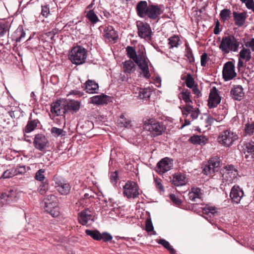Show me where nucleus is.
<instances>
[{
  "label": "nucleus",
  "instance_id": "4c0bfd02",
  "mask_svg": "<svg viewBox=\"0 0 254 254\" xmlns=\"http://www.w3.org/2000/svg\"><path fill=\"white\" fill-rule=\"evenodd\" d=\"M240 59L245 60V61L248 62L251 59V52L250 50L245 48H243L239 53Z\"/></svg>",
  "mask_w": 254,
  "mask_h": 254
},
{
  "label": "nucleus",
  "instance_id": "1a4fd4ad",
  "mask_svg": "<svg viewBox=\"0 0 254 254\" xmlns=\"http://www.w3.org/2000/svg\"><path fill=\"white\" fill-rule=\"evenodd\" d=\"M198 204L193 203L189 205V208L194 212L200 214L202 213L204 215L203 217L208 220V217L211 219L212 217H214L216 214H217L216 208L215 206H211L208 204H206L204 207L197 208Z\"/></svg>",
  "mask_w": 254,
  "mask_h": 254
},
{
  "label": "nucleus",
  "instance_id": "cd10ccee",
  "mask_svg": "<svg viewBox=\"0 0 254 254\" xmlns=\"http://www.w3.org/2000/svg\"><path fill=\"white\" fill-rule=\"evenodd\" d=\"M168 40L169 49H172L174 48H178L182 43L178 35H174L171 36Z\"/></svg>",
  "mask_w": 254,
  "mask_h": 254
},
{
  "label": "nucleus",
  "instance_id": "6e6d98bb",
  "mask_svg": "<svg viewBox=\"0 0 254 254\" xmlns=\"http://www.w3.org/2000/svg\"><path fill=\"white\" fill-rule=\"evenodd\" d=\"M154 181L155 185V187L157 190H159L161 191H164V187L162 184V180L157 177H155L154 176Z\"/></svg>",
  "mask_w": 254,
  "mask_h": 254
},
{
  "label": "nucleus",
  "instance_id": "69168bd1",
  "mask_svg": "<svg viewBox=\"0 0 254 254\" xmlns=\"http://www.w3.org/2000/svg\"><path fill=\"white\" fill-rule=\"evenodd\" d=\"M154 230L152 223L150 219H147L145 224V230L147 232H151Z\"/></svg>",
  "mask_w": 254,
  "mask_h": 254
},
{
  "label": "nucleus",
  "instance_id": "f257e3e1",
  "mask_svg": "<svg viewBox=\"0 0 254 254\" xmlns=\"http://www.w3.org/2000/svg\"><path fill=\"white\" fill-rule=\"evenodd\" d=\"M163 5L154 4L145 0H140L136 4L135 10L137 15L145 20L158 22L160 15L163 13Z\"/></svg>",
  "mask_w": 254,
  "mask_h": 254
},
{
  "label": "nucleus",
  "instance_id": "f03ea898",
  "mask_svg": "<svg viewBox=\"0 0 254 254\" xmlns=\"http://www.w3.org/2000/svg\"><path fill=\"white\" fill-rule=\"evenodd\" d=\"M126 52L129 60H132L138 65L141 71L140 73L146 79H149L151 76L149 66L152 68H154V67L148 59L144 55L143 52H142L141 54L138 56L135 47L130 46L126 47Z\"/></svg>",
  "mask_w": 254,
  "mask_h": 254
},
{
  "label": "nucleus",
  "instance_id": "c9c22d12",
  "mask_svg": "<svg viewBox=\"0 0 254 254\" xmlns=\"http://www.w3.org/2000/svg\"><path fill=\"white\" fill-rule=\"evenodd\" d=\"M201 195V190L199 188H192L191 191L188 194L190 199L192 201H194L196 198H200Z\"/></svg>",
  "mask_w": 254,
  "mask_h": 254
},
{
  "label": "nucleus",
  "instance_id": "a878e982",
  "mask_svg": "<svg viewBox=\"0 0 254 254\" xmlns=\"http://www.w3.org/2000/svg\"><path fill=\"white\" fill-rule=\"evenodd\" d=\"M31 116L32 114H31L27 124L23 130L24 132L27 133H30L33 131L37 127L38 124H40V122L38 119L33 120L31 118Z\"/></svg>",
  "mask_w": 254,
  "mask_h": 254
},
{
  "label": "nucleus",
  "instance_id": "393cba45",
  "mask_svg": "<svg viewBox=\"0 0 254 254\" xmlns=\"http://www.w3.org/2000/svg\"><path fill=\"white\" fill-rule=\"evenodd\" d=\"M135 63L131 60H126L122 63L123 71L127 74H130L136 70Z\"/></svg>",
  "mask_w": 254,
  "mask_h": 254
},
{
  "label": "nucleus",
  "instance_id": "ea45409f",
  "mask_svg": "<svg viewBox=\"0 0 254 254\" xmlns=\"http://www.w3.org/2000/svg\"><path fill=\"white\" fill-rule=\"evenodd\" d=\"M49 189V184L48 180L40 182V184L38 188V191L41 195L45 194Z\"/></svg>",
  "mask_w": 254,
  "mask_h": 254
},
{
  "label": "nucleus",
  "instance_id": "a18cd8bd",
  "mask_svg": "<svg viewBox=\"0 0 254 254\" xmlns=\"http://www.w3.org/2000/svg\"><path fill=\"white\" fill-rule=\"evenodd\" d=\"M220 164V159L218 157H212L208 161V164L215 169L216 172L218 171Z\"/></svg>",
  "mask_w": 254,
  "mask_h": 254
},
{
  "label": "nucleus",
  "instance_id": "2f4dec72",
  "mask_svg": "<svg viewBox=\"0 0 254 254\" xmlns=\"http://www.w3.org/2000/svg\"><path fill=\"white\" fill-rule=\"evenodd\" d=\"M90 212L88 209H85L78 214V220L82 225H88V216H90L88 213Z\"/></svg>",
  "mask_w": 254,
  "mask_h": 254
},
{
  "label": "nucleus",
  "instance_id": "c756f323",
  "mask_svg": "<svg viewBox=\"0 0 254 254\" xmlns=\"http://www.w3.org/2000/svg\"><path fill=\"white\" fill-rule=\"evenodd\" d=\"M0 198L9 203L15 200L16 195L15 192L10 190L1 194Z\"/></svg>",
  "mask_w": 254,
  "mask_h": 254
},
{
  "label": "nucleus",
  "instance_id": "052dcab7",
  "mask_svg": "<svg viewBox=\"0 0 254 254\" xmlns=\"http://www.w3.org/2000/svg\"><path fill=\"white\" fill-rule=\"evenodd\" d=\"M210 60L208 57L207 54L203 53L200 56V64L202 67H205L207 65V63Z\"/></svg>",
  "mask_w": 254,
  "mask_h": 254
},
{
  "label": "nucleus",
  "instance_id": "e2e57ef3",
  "mask_svg": "<svg viewBox=\"0 0 254 254\" xmlns=\"http://www.w3.org/2000/svg\"><path fill=\"white\" fill-rule=\"evenodd\" d=\"M42 10H41V14L44 17H47L50 14V7L49 5L45 4L44 5H42L41 6Z\"/></svg>",
  "mask_w": 254,
  "mask_h": 254
},
{
  "label": "nucleus",
  "instance_id": "4be33fe9",
  "mask_svg": "<svg viewBox=\"0 0 254 254\" xmlns=\"http://www.w3.org/2000/svg\"><path fill=\"white\" fill-rule=\"evenodd\" d=\"M65 100H59L56 102H54L51 105V111L52 113H55L57 116H62L64 115V112H62V110H64L63 107L64 104Z\"/></svg>",
  "mask_w": 254,
  "mask_h": 254
},
{
  "label": "nucleus",
  "instance_id": "6e6552de",
  "mask_svg": "<svg viewBox=\"0 0 254 254\" xmlns=\"http://www.w3.org/2000/svg\"><path fill=\"white\" fill-rule=\"evenodd\" d=\"M238 139V136L236 133L230 129H226L219 134L217 140L220 144L223 146L229 147Z\"/></svg>",
  "mask_w": 254,
  "mask_h": 254
},
{
  "label": "nucleus",
  "instance_id": "20e7f679",
  "mask_svg": "<svg viewBox=\"0 0 254 254\" xmlns=\"http://www.w3.org/2000/svg\"><path fill=\"white\" fill-rule=\"evenodd\" d=\"M143 127L153 137L162 135L166 129L163 122H158L154 119H149L144 121Z\"/></svg>",
  "mask_w": 254,
  "mask_h": 254
},
{
  "label": "nucleus",
  "instance_id": "7c9ffc66",
  "mask_svg": "<svg viewBox=\"0 0 254 254\" xmlns=\"http://www.w3.org/2000/svg\"><path fill=\"white\" fill-rule=\"evenodd\" d=\"M113 239L112 236L109 233L104 232L100 233L96 230V241H102L104 242L111 241Z\"/></svg>",
  "mask_w": 254,
  "mask_h": 254
},
{
  "label": "nucleus",
  "instance_id": "3c124183",
  "mask_svg": "<svg viewBox=\"0 0 254 254\" xmlns=\"http://www.w3.org/2000/svg\"><path fill=\"white\" fill-rule=\"evenodd\" d=\"M45 170L44 169H40L37 171V172L35 174V179L39 181L40 182L45 181V180H47L46 179L44 173H45Z\"/></svg>",
  "mask_w": 254,
  "mask_h": 254
},
{
  "label": "nucleus",
  "instance_id": "774afa93",
  "mask_svg": "<svg viewBox=\"0 0 254 254\" xmlns=\"http://www.w3.org/2000/svg\"><path fill=\"white\" fill-rule=\"evenodd\" d=\"M199 112L200 111L198 108H194V109H192V110L190 111V117L192 120H194L198 117Z\"/></svg>",
  "mask_w": 254,
  "mask_h": 254
},
{
  "label": "nucleus",
  "instance_id": "dca6fc26",
  "mask_svg": "<svg viewBox=\"0 0 254 254\" xmlns=\"http://www.w3.org/2000/svg\"><path fill=\"white\" fill-rule=\"evenodd\" d=\"M26 46L28 49L40 51L41 46L40 45V37L35 33H34L26 40Z\"/></svg>",
  "mask_w": 254,
  "mask_h": 254
},
{
  "label": "nucleus",
  "instance_id": "58836bf2",
  "mask_svg": "<svg viewBox=\"0 0 254 254\" xmlns=\"http://www.w3.org/2000/svg\"><path fill=\"white\" fill-rule=\"evenodd\" d=\"M118 126L121 127H128L130 126L131 122L125 117L124 113H122L118 120Z\"/></svg>",
  "mask_w": 254,
  "mask_h": 254
},
{
  "label": "nucleus",
  "instance_id": "c85d7f7f",
  "mask_svg": "<svg viewBox=\"0 0 254 254\" xmlns=\"http://www.w3.org/2000/svg\"><path fill=\"white\" fill-rule=\"evenodd\" d=\"M95 81L94 80L88 79L84 84L83 86V90L88 94H94L95 93Z\"/></svg>",
  "mask_w": 254,
  "mask_h": 254
},
{
  "label": "nucleus",
  "instance_id": "37998d69",
  "mask_svg": "<svg viewBox=\"0 0 254 254\" xmlns=\"http://www.w3.org/2000/svg\"><path fill=\"white\" fill-rule=\"evenodd\" d=\"M113 96H96V105H107L112 102Z\"/></svg>",
  "mask_w": 254,
  "mask_h": 254
},
{
  "label": "nucleus",
  "instance_id": "2eb2a0df",
  "mask_svg": "<svg viewBox=\"0 0 254 254\" xmlns=\"http://www.w3.org/2000/svg\"><path fill=\"white\" fill-rule=\"evenodd\" d=\"M171 184L176 187L183 186L188 183L186 175L181 172H177L173 175V178H169Z\"/></svg>",
  "mask_w": 254,
  "mask_h": 254
},
{
  "label": "nucleus",
  "instance_id": "c03bdc74",
  "mask_svg": "<svg viewBox=\"0 0 254 254\" xmlns=\"http://www.w3.org/2000/svg\"><path fill=\"white\" fill-rule=\"evenodd\" d=\"M231 15V11L230 9L224 8L221 10L219 16L221 21L225 22L230 17Z\"/></svg>",
  "mask_w": 254,
  "mask_h": 254
},
{
  "label": "nucleus",
  "instance_id": "a19ab883",
  "mask_svg": "<svg viewBox=\"0 0 254 254\" xmlns=\"http://www.w3.org/2000/svg\"><path fill=\"white\" fill-rule=\"evenodd\" d=\"M44 209L53 217H56L60 214L59 208L58 205L47 207Z\"/></svg>",
  "mask_w": 254,
  "mask_h": 254
},
{
  "label": "nucleus",
  "instance_id": "f8f14e48",
  "mask_svg": "<svg viewBox=\"0 0 254 254\" xmlns=\"http://www.w3.org/2000/svg\"><path fill=\"white\" fill-rule=\"evenodd\" d=\"M222 75L225 81L232 80L237 76L235 70V65L231 61L226 62L223 67Z\"/></svg>",
  "mask_w": 254,
  "mask_h": 254
},
{
  "label": "nucleus",
  "instance_id": "8fccbe9b",
  "mask_svg": "<svg viewBox=\"0 0 254 254\" xmlns=\"http://www.w3.org/2000/svg\"><path fill=\"white\" fill-rule=\"evenodd\" d=\"M110 180L111 183L113 185H116L118 181L119 180V177L118 176V170H115L113 172H111L110 175Z\"/></svg>",
  "mask_w": 254,
  "mask_h": 254
},
{
  "label": "nucleus",
  "instance_id": "9b49d317",
  "mask_svg": "<svg viewBox=\"0 0 254 254\" xmlns=\"http://www.w3.org/2000/svg\"><path fill=\"white\" fill-rule=\"evenodd\" d=\"M33 145L36 149L43 152L49 147V141L44 134L38 133L34 138Z\"/></svg>",
  "mask_w": 254,
  "mask_h": 254
},
{
  "label": "nucleus",
  "instance_id": "423d86ee",
  "mask_svg": "<svg viewBox=\"0 0 254 254\" xmlns=\"http://www.w3.org/2000/svg\"><path fill=\"white\" fill-rule=\"evenodd\" d=\"M55 183V188L62 195H67L70 192L71 187L65 178L56 175L53 179Z\"/></svg>",
  "mask_w": 254,
  "mask_h": 254
},
{
  "label": "nucleus",
  "instance_id": "4d7b16f0",
  "mask_svg": "<svg viewBox=\"0 0 254 254\" xmlns=\"http://www.w3.org/2000/svg\"><path fill=\"white\" fill-rule=\"evenodd\" d=\"M170 199L172 201L174 204L177 206H179L182 203L181 199L178 196H177L175 194L171 193L169 195Z\"/></svg>",
  "mask_w": 254,
  "mask_h": 254
},
{
  "label": "nucleus",
  "instance_id": "ddd939ff",
  "mask_svg": "<svg viewBox=\"0 0 254 254\" xmlns=\"http://www.w3.org/2000/svg\"><path fill=\"white\" fill-rule=\"evenodd\" d=\"M98 29L106 39H108L110 41L116 42L118 39V34L112 26H100Z\"/></svg>",
  "mask_w": 254,
  "mask_h": 254
},
{
  "label": "nucleus",
  "instance_id": "338daca9",
  "mask_svg": "<svg viewBox=\"0 0 254 254\" xmlns=\"http://www.w3.org/2000/svg\"><path fill=\"white\" fill-rule=\"evenodd\" d=\"M106 122H107L106 116L98 115L96 117V125H102Z\"/></svg>",
  "mask_w": 254,
  "mask_h": 254
},
{
  "label": "nucleus",
  "instance_id": "49530a36",
  "mask_svg": "<svg viewBox=\"0 0 254 254\" xmlns=\"http://www.w3.org/2000/svg\"><path fill=\"white\" fill-rule=\"evenodd\" d=\"M244 131L246 135L252 136L254 133V122L246 124Z\"/></svg>",
  "mask_w": 254,
  "mask_h": 254
},
{
  "label": "nucleus",
  "instance_id": "9d476101",
  "mask_svg": "<svg viewBox=\"0 0 254 254\" xmlns=\"http://www.w3.org/2000/svg\"><path fill=\"white\" fill-rule=\"evenodd\" d=\"M173 159L165 157L159 161L155 168V171L159 175H162L172 169L173 167Z\"/></svg>",
  "mask_w": 254,
  "mask_h": 254
},
{
  "label": "nucleus",
  "instance_id": "5fc2aeb1",
  "mask_svg": "<svg viewBox=\"0 0 254 254\" xmlns=\"http://www.w3.org/2000/svg\"><path fill=\"white\" fill-rule=\"evenodd\" d=\"M238 172V170H236L232 172H227L226 174V177L227 178V181L230 183H232L234 179L237 178Z\"/></svg>",
  "mask_w": 254,
  "mask_h": 254
},
{
  "label": "nucleus",
  "instance_id": "72a5a7b5",
  "mask_svg": "<svg viewBox=\"0 0 254 254\" xmlns=\"http://www.w3.org/2000/svg\"><path fill=\"white\" fill-rule=\"evenodd\" d=\"M207 106L209 109L215 108L220 103L221 96H208Z\"/></svg>",
  "mask_w": 254,
  "mask_h": 254
},
{
  "label": "nucleus",
  "instance_id": "0e129e2a",
  "mask_svg": "<svg viewBox=\"0 0 254 254\" xmlns=\"http://www.w3.org/2000/svg\"><path fill=\"white\" fill-rule=\"evenodd\" d=\"M15 176L14 169L13 170H7L4 171L2 175V178L4 179L10 178Z\"/></svg>",
  "mask_w": 254,
  "mask_h": 254
},
{
  "label": "nucleus",
  "instance_id": "13d9d810",
  "mask_svg": "<svg viewBox=\"0 0 254 254\" xmlns=\"http://www.w3.org/2000/svg\"><path fill=\"white\" fill-rule=\"evenodd\" d=\"M14 171L16 176L25 174L26 172V170L25 166L17 165L16 168L14 169Z\"/></svg>",
  "mask_w": 254,
  "mask_h": 254
},
{
  "label": "nucleus",
  "instance_id": "6ab92c4d",
  "mask_svg": "<svg viewBox=\"0 0 254 254\" xmlns=\"http://www.w3.org/2000/svg\"><path fill=\"white\" fill-rule=\"evenodd\" d=\"M179 98L181 100H183L186 103V105L183 106L181 109L183 117L185 118H187L190 114V111L194 109L192 105L193 103L190 99L191 96H178Z\"/></svg>",
  "mask_w": 254,
  "mask_h": 254
},
{
  "label": "nucleus",
  "instance_id": "f3484780",
  "mask_svg": "<svg viewBox=\"0 0 254 254\" xmlns=\"http://www.w3.org/2000/svg\"><path fill=\"white\" fill-rule=\"evenodd\" d=\"M243 189L237 185H234L231 189L230 193V197L233 203L238 204L240 203L244 195Z\"/></svg>",
  "mask_w": 254,
  "mask_h": 254
},
{
  "label": "nucleus",
  "instance_id": "09e8293b",
  "mask_svg": "<svg viewBox=\"0 0 254 254\" xmlns=\"http://www.w3.org/2000/svg\"><path fill=\"white\" fill-rule=\"evenodd\" d=\"M72 112L76 113L80 109V103L74 100L68 101Z\"/></svg>",
  "mask_w": 254,
  "mask_h": 254
},
{
  "label": "nucleus",
  "instance_id": "680f3d73",
  "mask_svg": "<svg viewBox=\"0 0 254 254\" xmlns=\"http://www.w3.org/2000/svg\"><path fill=\"white\" fill-rule=\"evenodd\" d=\"M215 172H216L215 169H213V168L210 166L209 164L206 165L202 170V173L204 175H206L214 174Z\"/></svg>",
  "mask_w": 254,
  "mask_h": 254
},
{
  "label": "nucleus",
  "instance_id": "de8ad7c7",
  "mask_svg": "<svg viewBox=\"0 0 254 254\" xmlns=\"http://www.w3.org/2000/svg\"><path fill=\"white\" fill-rule=\"evenodd\" d=\"M86 14L85 15L88 22H90L94 26L95 24V12L94 9H89L88 11H86Z\"/></svg>",
  "mask_w": 254,
  "mask_h": 254
},
{
  "label": "nucleus",
  "instance_id": "a211bd4d",
  "mask_svg": "<svg viewBox=\"0 0 254 254\" xmlns=\"http://www.w3.org/2000/svg\"><path fill=\"white\" fill-rule=\"evenodd\" d=\"M138 35L141 38H148L151 37V30L150 25L143 22L137 24Z\"/></svg>",
  "mask_w": 254,
  "mask_h": 254
},
{
  "label": "nucleus",
  "instance_id": "b1692460",
  "mask_svg": "<svg viewBox=\"0 0 254 254\" xmlns=\"http://www.w3.org/2000/svg\"><path fill=\"white\" fill-rule=\"evenodd\" d=\"M189 141L194 145H205L208 141V138L203 135H193L189 139Z\"/></svg>",
  "mask_w": 254,
  "mask_h": 254
},
{
  "label": "nucleus",
  "instance_id": "aec40b11",
  "mask_svg": "<svg viewBox=\"0 0 254 254\" xmlns=\"http://www.w3.org/2000/svg\"><path fill=\"white\" fill-rule=\"evenodd\" d=\"M232 14L235 24L239 27H242L246 22L247 12L244 11L239 13L234 11Z\"/></svg>",
  "mask_w": 254,
  "mask_h": 254
},
{
  "label": "nucleus",
  "instance_id": "39448f33",
  "mask_svg": "<svg viewBox=\"0 0 254 254\" xmlns=\"http://www.w3.org/2000/svg\"><path fill=\"white\" fill-rule=\"evenodd\" d=\"M87 50L81 46L72 48L69 53L68 58L71 62L76 65H80L85 62Z\"/></svg>",
  "mask_w": 254,
  "mask_h": 254
},
{
  "label": "nucleus",
  "instance_id": "bb28decb",
  "mask_svg": "<svg viewBox=\"0 0 254 254\" xmlns=\"http://www.w3.org/2000/svg\"><path fill=\"white\" fill-rule=\"evenodd\" d=\"M45 203L44 208L52 206L58 205V200L57 197L52 194L46 195L44 199Z\"/></svg>",
  "mask_w": 254,
  "mask_h": 254
},
{
  "label": "nucleus",
  "instance_id": "4468645a",
  "mask_svg": "<svg viewBox=\"0 0 254 254\" xmlns=\"http://www.w3.org/2000/svg\"><path fill=\"white\" fill-rule=\"evenodd\" d=\"M243 152L247 161L254 162V141L244 142Z\"/></svg>",
  "mask_w": 254,
  "mask_h": 254
},
{
  "label": "nucleus",
  "instance_id": "7ed1b4c3",
  "mask_svg": "<svg viewBox=\"0 0 254 254\" xmlns=\"http://www.w3.org/2000/svg\"><path fill=\"white\" fill-rule=\"evenodd\" d=\"M240 45L239 39L233 35H229L222 37L219 48L224 54H228L230 52H237Z\"/></svg>",
  "mask_w": 254,
  "mask_h": 254
},
{
  "label": "nucleus",
  "instance_id": "412c9836",
  "mask_svg": "<svg viewBox=\"0 0 254 254\" xmlns=\"http://www.w3.org/2000/svg\"><path fill=\"white\" fill-rule=\"evenodd\" d=\"M96 189L98 190V191H96V209L99 208L101 210L107 206V199L97 186H96Z\"/></svg>",
  "mask_w": 254,
  "mask_h": 254
},
{
  "label": "nucleus",
  "instance_id": "5701e85b",
  "mask_svg": "<svg viewBox=\"0 0 254 254\" xmlns=\"http://www.w3.org/2000/svg\"><path fill=\"white\" fill-rule=\"evenodd\" d=\"M26 33L23 26L21 25L18 26L11 35V39L16 42H20L25 38Z\"/></svg>",
  "mask_w": 254,
  "mask_h": 254
},
{
  "label": "nucleus",
  "instance_id": "473e14b6",
  "mask_svg": "<svg viewBox=\"0 0 254 254\" xmlns=\"http://www.w3.org/2000/svg\"><path fill=\"white\" fill-rule=\"evenodd\" d=\"M10 25L8 21H0V38L4 37L7 33L9 34Z\"/></svg>",
  "mask_w": 254,
  "mask_h": 254
},
{
  "label": "nucleus",
  "instance_id": "79ce46f5",
  "mask_svg": "<svg viewBox=\"0 0 254 254\" xmlns=\"http://www.w3.org/2000/svg\"><path fill=\"white\" fill-rule=\"evenodd\" d=\"M182 79L185 80L186 86L189 88L191 89L193 85H195L194 78L190 73H188L186 76L182 78Z\"/></svg>",
  "mask_w": 254,
  "mask_h": 254
},
{
  "label": "nucleus",
  "instance_id": "0eeeda50",
  "mask_svg": "<svg viewBox=\"0 0 254 254\" xmlns=\"http://www.w3.org/2000/svg\"><path fill=\"white\" fill-rule=\"evenodd\" d=\"M139 187L137 183L128 180L123 186V194L128 199L136 198L139 195Z\"/></svg>",
  "mask_w": 254,
  "mask_h": 254
},
{
  "label": "nucleus",
  "instance_id": "bf43d9fd",
  "mask_svg": "<svg viewBox=\"0 0 254 254\" xmlns=\"http://www.w3.org/2000/svg\"><path fill=\"white\" fill-rule=\"evenodd\" d=\"M204 115L207 116V118L204 120V126L205 127H208V126H211L212 125L214 121H216L215 119H214L210 115H208L207 114H204Z\"/></svg>",
  "mask_w": 254,
  "mask_h": 254
},
{
  "label": "nucleus",
  "instance_id": "864d4df0",
  "mask_svg": "<svg viewBox=\"0 0 254 254\" xmlns=\"http://www.w3.org/2000/svg\"><path fill=\"white\" fill-rule=\"evenodd\" d=\"M51 132L55 137L64 135V131L63 129L56 127H52L51 129Z\"/></svg>",
  "mask_w": 254,
  "mask_h": 254
},
{
  "label": "nucleus",
  "instance_id": "f704fd0d",
  "mask_svg": "<svg viewBox=\"0 0 254 254\" xmlns=\"http://www.w3.org/2000/svg\"><path fill=\"white\" fill-rule=\"evenodd\" d=\"M185 46L186 49L185 56L187 58V59L190 64H193L194 63L195 59L192 53V51L188 43H186Z\"/></svg>",
  "mask_w": 254,
  "mask_h": 254
},
{
  "label": "nucleus",
  "instance_id": "603ef678",
  "mask_svg": "<svg viewBox=\"0 0 254 254\" xmlns=\"http://www.w3.org/2000/svg\"><path fill=\"white\" fill-rule=\"evenodd\" d=\"M241 94H244L243 88L241 85H236L231 90L232 95H240Z\"/></svg>",
  "mask_w": 254,
  "mask_h": 254
},
{
  "label": "nucleus",
  "instance_id": "e433bc0d",
  "mask_svg": "<svg viewBox=\"0 0 254 254\" xmlns=\"http://www.w3.org/2000/svg\"><path fill=\"white\" fill-rule=\"evenodd\" d=\"M157 242L162 245L166 249H167L171 254H175L176 251L170 245V243L163 239H160L157 240Z\"/></svg>",
  "mask_w": 254,
  "mask_h": 254
}]
</instances>
